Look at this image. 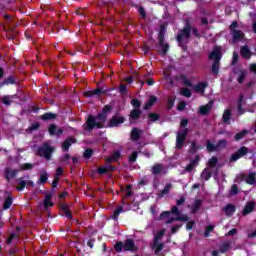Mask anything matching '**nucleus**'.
<instances>
[{
    "label": "nucleus",
    "instance_id": "79ce46f5",
    "mask_svg": "<svg viewBox=\"0 0 256 256\" xmlns=\"http://www.w3.org/2000/svg\"><path fill=\"white\" fill-rule=\"evenodd\" d=\"M15 83H17L15 81V78L13 76H9L3 82L0 83V87H3L4 85H15Z\"/></svg>",
    "mask_w": 256,
    "mask_h": 256
},
{
    "label": "nucleus",
    "instance_id": "ea45409f",
    "mask_svg": "<svg viewBox=\"0 0 256 256\" xmlns=\"http://www.w3.org/2000/svg\"><path fill=\"white\" fill-rule=\"evenodd\" d=\"M222 121L223 123L229 124L231 121V110L227 109L224 111L223 116H222Z\"/></svg>",
    "mask_w": 256,
    "mask_h": 256
},
{
    "label": "nucleus",
    "instance_id": "ddd939ff",
    "mask_svg": "<svg viewBox=\"0 0 256 256\" xmlns=\"http://www.w3.org/2000/svg\"><path fill=\"white\" fill-rule=\"evenodd\" d=\"M105 93H107V90L97 88L95 90L86 91L84 95L85 97H101V95H105Z\"/></svg>",
    "mask_w": 256,
    "mask_h": 256
},
{
    "label": "nucleus",
    "instance_id": "49530a36",
    "mask_svg": "<svg viewBox=\"0 0 256 256\" xmlns=\"http://www.w3.org/2000/svg\"><path fill=\"white\" fill-rule=\"evenodd\" d=\"M27 187V181L20 178L18 180V185L16 186L17 191H23Z\"/></svg>",
    "mask_w": 256,
    "mask_h": 256
},
{
    "label": "nucleus",
    "instance_id": "f3484780",
    "mask_svg": "<svg viewBox=\"0 0 256 256\" xmlns=\"http://www.w3.org/2000/svg\"><path fill=\"white\" fill-rule=\"evenodd\" d=\"M222 211L225 213V215L227 217H231V215H233V213H235V211H237V206H235V204L232 203H228L223 209Z\"/></svg>",
    "mask_w": 256,
    "mask_h": 256
},
{
    "label": "nucleus",
    "instance_id": "6e6d98bb",
    "mask_svg": "<svg viewBox=\"0 0 256 256\" xmlns=\"http://www.w3.org/2000/svg\"><path fill=\"white\" fill-rule=\"evenodd\" d=\"M130 103L134 109H141V101L139 99L134 98Z\"/></svg>",
    "mask_w": 256,
    "mask_h": 256
},
{
    "label": "nucleus",
    "instance_id": "3c124183",
    "mask_svg": "<svg viewBox=\"0 0 256 256\" xmlns=\"http://www.w3.org/2000/svg\"><path fill=\"white\" fill-rule=\"evenodd\" d=\"M181 80L183 85H185V87H193V83L191 82V80H189V78H187V76L182 75Z\"/></svg>",
    "mask_w": 256,
    "mask_h": 256
},
{
    "label": "nucleus",
    "instance_id": "4c0bfd02",
    "mask_svg": "<svg viewBox=\"0 0 256 256\" xmlns=\"http://www.w3.org/2000/svg\"><path fill=\"white\" fill-rule=\"evenodd\" d=\"M123 206H119L113 213V215L111 216V219L113 221H119V215H121V213H123Z\"/></svg>",
    "mask_w": 256,
    "mask_h": 256
},
{
    "label": "nucleus",
    "instance_id": "4d7b16f0",
    "mask_svg": "<svg viewBox=\"0 0 256 256\" xmlns=\"http://www.w3.org/2000/svg\"><path fill=\"white\" fill-rule=\"evenodd\" d=\"M148 119H149L150 121H152V123H155V121H159L160 116H159V114H157V113H149V114H148Z\"/></svg>",
    "mask_w": 256,
    "mask_h": 256
},
{
    "label": "nucleus",
    "instance_id": "a18cd8bd",
    "mask_svg": "<svg viewBox=\"0 0 256 256\" xmlns=\"http://www.w3.org/2000/svg\"><path fill=\"white\" fill-rule=\"evenodd\" d=\"M226 147H227V140L221 139L217 141L216 143L217 151H221V149H225Z\"/></svg>",
    "mask_w": 256,
    "mask_h": 256
},
{
    "label": "nucleus",
    "instance_id": "4be33fe9",
    "mask_svg": "<svg viewBox=\"0 0 256 256\" xmlns=\"http://www.w3.org/2000/svg\"><path fill=\"white\" fill-rule=\"evenodd\" d=\"M17 173H19V170H12L11 168H6L5 169L6 181H11V179H15V177H17Z\"/></svg>",
    "mask_w": 256,
    "mask_h": 256
},
{
    "label": "nucleus",
    "instance_id": "1a4fd4ad",
    "mask_svg": "<svg viewBox=\"0 0 256 256\" xmlns=\"http://www.w3.org/2000/svg\"><path fill=\"white\" fill-rule=\"evenodd\" d=\"M199 163H201V156L196 154L194 159H191L190 163L186 166L185 171H187V173H191V171H193V169H195Z\"/></svg>",
    "mask_w": 256,
    "mask_h": 256
},
{
    "label": "nucleus",
    "instance_id": "cd10ccee",
    "mask_svg": "<svg viewBox=\"0 0 256 256\" xmlns=\"http://www.w3.org/2000/svg\"><path fill=\"white\" fill-rule=\"evenodd\" d=\"M157 103V96H150L148 101L144 105V110L147 111Z\"/></svg>",
    "mask_w": 256,
    "mask_h": 256
},
{
    "label": "nucleus",
    "instance_id": "20e7f679",
    "mask_svg": "<svg viewBox=\"0 0 256 256\" xmlns=\"http://www.w3.org/2000/svg\"><path fill=\"white\" fill-rule=\"evenodd\" d=\"M55 148L49 145V143L44 142L40 147L37 148L36 155L38 157H44L47 161H51V157H53V152Z\"/></svg>",
    "mask_w": 256,
    "mask_h": 256
},
{
    "label": "nucleus",
    "instance_id": "a211bd4d",
    "mask_svg": "<svg viewBox=\"0 0 256 256\" xmlns=\"http://www.w3.org/2000/svg\"><path fill=\"white\" fill-rule=\"evenodd\" d=\"M255 205V201H250L246 203L242 211V215L246 216L249 215L250 213H253V211H255Z\"/></svg>",
    "mask_w": 256,
    "mask_h": 256
},
{
    "label": "nucleus",
    "instance_id": "69168bd1",
    "mask_svg": "<svg viewBox=\"0 0 256 256\" xmlns=\"http://www.w3.org/2000/svg\"><path fill=\"white\" fill-rule=\"evenodd\" d=\"M41 127V124L39 122H35L29 126V131H37Z\"/></svg>",
    "mask_w": 256,
    "mask_h": 256
},
{
    "label": "nucleus",
    "instance_id": "b1692460",
    "mask_svg": "<svg viewBox=\"0 0 256 256\" xmlns=\"http://www.w3.org/2000/svg\"><path fill=\"white\" fill-rule=\"evenodd\" d=\"M159 47L161 49L160 51V55L161 57H165V55H167V53H169V43H165V41H158Z\"/></svg>",
    "mask_w": 256,
    "mask_h": 256
},
{
    "label": "nucleus",
    "instance_id": "37998d69",
    "mask_svg": "<svg viewBox=\"0 0 256 256\" xmlns=\"http://www.w3.org/2000/svg\"><path fill=\"white\" fill-rule=\"evenodd\" d=\"M210 111H211V105L209 104L201 106L199 109L200 115H209Z\"/></svg>",
    "mask_w": 256,
    "mask_h": 256
},
{
    "label": "nucleus",
    "instance_id": "e433bc0d",
    "mask_svg": "<svg viewBox=\"0 0 256 256\" xmlns=\"http://www.w3.org/2000/svg\"><path fill=\"white\" fill-rule=\"evenodd\" d=\"M206 149L208 153H215L217 151V144H213L211 141H206Z\"/></svg>",
    "mask_w": 256,
    "mask_h": 256
},
{
    "label": "nucleus",
    "instance_id": "a878e982",
    "mask_svg": "<svg viewBox=\"0 0 256 256\" xmlns=\"http://www.w3.org/2000/svg\"><path fill=\"white\" fill-rule=\"evenodd\" d=\"M51 199H53V194L51 193H48L45 195V198H44V209H49V207H53L55 205V203H53L51 201Z\"/></svg>",
    "mask_w": 256,
    "mask_h": 256
},
{
    "label": "nucleus",
    "instance_id": "680f3d73",
    "mask_svg": "<svg viewBox=\"0 0 256 256\" xmlns=\"http://www.w3.org/2000/svg\"><path fill=\"white\" fill-rule=\"evenodd\" d=\"M239 194V186L237 184H233L230 189V195H238Z\"/></svg>",
    "mask_w": 256,
    "mask_h": 256
},
{
    "label": "nucleus",
    "instance_id": "4468645a",
    "mask_svg": "<svg viewBox=\"0 0 256 256\" xmlns=\"http://www.w3.org/2000/svg\"><path fill=\"white\" fill-rule=\"evenodd\" d=\"M141 135H143V130L138 127H134L130 132V139L131 141H139L141 139Z\"/></svg>",
    "mask_w": 256,
    "mask_h": 256
},
{
    "label": "nucleus",
    "instance_id": "9d476101",
    "mask_svg": "<svg viewBox=\"0 0 256 256\" xmlns=\"http://www.w3.org/2000/svg\"><path fill=\"white\" fill-rule=\"evenodd\" d=\"M240 180L246 181L247 185H253L256 181V173L250 172L247 176H246V174H241Z\"/></svg>",
    "mask_w": 256,
    "mask_h": 256
},
{
    "label": "nucleus",
    "instance_id": "5701e85b",
    "mask_svg": "<svg viewBox=\"0 0 256 256\" xmlns=\"http://www.w3.org/2000/svg\"><path fill=\"white\" fill-rule=\"evenodd\" d=\"M165 171V168L163 167V164L156 163L152 166L151 173L152 175H161Z\"/></svg>",
    "mask_w": 256,
    "mask_h": 256
},
{
    "label": "nucleus",
    "instance_id": "9b49d317",
    "mask_svg": "<svg viewBox=\"0 0 256 256\" xmlns=\"http://www.w3.org/2000/svg\"><path fill=\"white\" fill-rule=\"evenodd\" d=\"M124 244V251H131V253H135L137 251V246H135V241L131 238L125 240Z\"/></svg>",
    "mask_w": 256,
    "mask_h": 256
},
{
    "label": "nucleus",
    "instance_id": "0eeeda50",
    "mask_svg": "<svg viewBox=\"0 0 256 256\" xmlns=\"http://www.w3.org/2000/svg\"><path fill=\"white\" fill-rule=\"evenodd\" d=\"M123 123H125V117L118 113L112 116V119L108 121V127H119L120 125H123Z\"/></svg>",
    "mask_w": 256,
    "mask_h": 256
},
{
    "label": "nucleus",
    "instance_id": "f704fd0d",
    "mask_svg": "<svg viewBox=\"0 0 256 256\" xmlns=\"http://www.w3.org/2000/svg\"><path fill=\"white\" fill-rule=\"evenodd\" d=\"M203 205V200L197 199L195 200L194 204L192 205V213L195 214L201 209V206Z\"/></svg>",
    "mask_w": 256,
    "mask_h": 256
},
{
    "label": "nucleus",
    "instance_id": "5fc2aeb1",
    "mask_svg": "<svg viewBox=\"0 0 256 256\" xmlns=\"http://www.w3.org/2000/svg\"><path fill=\"white\" fill-rule=\"evenodd\" d=\"M138 155H139V153L137 151L132 152L131 155L128 158V162L129 163H135L137 161Z\"/></svg>",
    "mask_w": 256,
    "mask_h": 256
},
{
    "label": "nucleus",
    "instance_id": "423d86ee",
    "mask_svg": "<svg viewBox=\"0 0 256 256\" xmlns=\"http://www.w3.org/2000/svg\"><path fill=\"white\" fill-rule=\"evenodd\" d=\"M249 153V148L247 146L240 147L234 154L230 156V163H235V161H239L241 157H245Z\"/></svg>",
    "mask_w": 256,
    "mask_h": 256
},
{
    "label": "nucleus",
    "instance_id": "052dcab7",
    "mask_svg": "<svg viewBox=\"0 0 256 256\" xmlns=\"http://www.w3.org/2000/svg\"><path fill=\"white\" fill-rule=\"evenodd\" d=\"M110 111H113V106H111V105H105V106L103 107L101 113L104 114V115H106V117H107V115H109Z\"/></svg>",
    "mask_w": 256,
    "mask_h": 256
},
{
    "label": "nucleus",
    "instance_id": "13d9d810",
    "mask_svg": "<svg viewBox=\"0 0 256 256\" xmlns=\"http://www.w3.org/2000/svg\"><path fill=\"white\" fill-rule=\"evenodd\" d=\"M84 159H91L93 157V150L91 148H87L83 153Z\"/></svg>",
    "mask_w": 256,
    "mask_h": 256
},
{
    "label": "nucleus",
    "instance_id": "c03bdc74",
    "mask_svg": "<svg viewBox=\"0 0 256 256\" xmlns=\"http://www.w3.org/2000/svg\"><path fill=\"white\" fill-rule=\"evenodd\" d=\"M119 159H121V152L116 151L111 157L107 158V163H111L112 161H119Z\"/></svg>",
    "mask_w": 256,
    "mask_h": 256
},
{
    "label": "nucleus",
    "instance_id": "aec40b11",
    "mask_svg": "<svg viewBox=\"0 0 256 256\" xmlns=\"http://www.w3.org/2000/svg\"><path fill=\"white\" fill-rule=\"evenodd\" d=\"M165 244L163 242H153L151 244V249L154 251V255H159L163 251Z\"/></svg>",
    "mask_w": 256,
    "mask_h": 256
},
{
    "label": "nucleus",
    "instance_id": "c9c22d12",
    "mask_svg": "<svg viewBox=\"0 0 256 256\" xmlns=\"http://www.w3.org/2000/svg\"><path fill=\"white\" fill-rule=\"evenodd\" d=\"M13 205V197L8 196L3 203V209L4 211H7V209H11V206Z\"/></svg>",
    "mask_w": 256,
    "mask_h": 256
},
{
    "label": "nucleus",
    "instance_id": "bb28decb",
    "mask_svg": "<svg viewBox=\"0 0 256 256\" xmlns=\"http://www.w3.org/2000/svg\"><path fill=\"white\" fill-rule=\"evenodd\" d=\"M56 118H57V114L52 112H46L39 116V119H41V121H53V119H56Z\"/></svg>",
    "mask_w": 256,
    "mask_h": 256
},
{
    "label": "nucleus",
    "instance_id": "6e6552de",
    "mask_svg": "<svg viewBox=\"0 0 256 256\" xmlns=\"http://www.w3.org/2000/svg\"><path fill=\"white\" fill-rule=\"evenodd\" d=\"M171 215H181V211H179V207L173 206L171 208V211H163L159 216V220L163 221V219H168V217H171Z\"/></svg>",
    "mask_w": 256,
    "mask_h": 256
},
{
    "label": "nucleus",
    "instance_id": "2eb2a0df",
    "mask_svg": "<svg viewBox=\"0 0 256 256\" xmlns=\"http://www.w3.org/2000/svg\"><path fill=\"white\" fill-rule=\"evenodd\" d=\"M141 115H143V111L141 109H133L130 111L129 120L131 121H138L141 119Z\"/></svg>",
    "mask_w": 256,
    "mask_h": 256
},
{
    "label": "nucleus",
    "instance_id": "473e14b6",
    "mask_svg": "<svg viewBox=\"0 0 256 256\" xmlns=\"http://www.w3.org/2000/svg\"><path fill=\"white\" fill-rule=\"evenodd\" d=\"M247 135H249V130L244 129L235 134L234 141H241L242 139H245V137H247Z\"/></svg>",
    "mask_w": 256,
    "mask_h": 256
},
{
    "label": "nucleus",
    "instance_id": "09e8293b",
    "mask_svg": "<svg viewBox=\"0 0 256 256\" xmlns=\"http://www.w3.org/2000/svg\"><path fill=\"white\" fill-rule=\"evenodd\" d=\"M163 235H165V230H160V231L154 236L153 243H159V241H161V239H163Z\"/></svg>",
    "mask_w": 256,
    "mask_h": 256
},
{
    "label": "nucleus",
    "instance_id": "393cba45",
    "mask_svg": "<svg viewBox=\"0 0 256 256\" xmlns=\"http://www.w3.org/2000/svg\"><path fill=\"white\" fill-rule=\"evenodd\" d=\"M231 35L233 37V42L236 43V41H243L245 39V33L241 30H236L234 32H231Z\"/></svg>",
    "mask_w": 256,
    "mask_h": 256
},
{
    "label": "nucleus",
    "instance_id": "0e129e2a",
    "mask_svg": "<svg viewBox=\"0 0 256 256\" xmlns=\"http://www.w3.org/2000/svg\"><path fill=\"white\" fill-rule=\"evenodd\" d=\"M20 169L22 171H29V170L33 169V164H31V163L22 164Z\"/></svg>",
    "mask_w": 256,
    "mask_h": 256
},
{
    "label": "nucleus",
    "instance_id": "a19ab883",
    "mask_svg": "<svg viewBox=\"0 0 256 256\" xmlns=\"http://www.w3.org/2000/svg\"><path fill=\"white\" fill-rule=\"evenodd\" d=\"M217 163H219V158L216 156H213L211 159L207 162V167H210V169H213L214 167H217Z\"/></svg>",
    "mask_w": 256,
    "mask_h": 256
},
{
    "label": "nucleus",
    "instance_id": "e2e57ef3",
    "mask_svg": "<svg viewBox=\"0 0 256 256\" xmlns=\"http://www.w3.org/2000/svg\"><path fill=\"white\" fill-rule=\"evenodd\" d=\"M239 27V22L233 21L232 24L229 26V30L231 33L237 31V28Z\"/></svg>",
    "mask_w": 256,
    "mask_h": 256
},
{
    "label": "nucleus",
    "instance_id": "7ed1b4c3",
    "mask_svg": "<svg viewBox=\"0 0 256 256\" xmlns=\"http://www.w3.org/2000/svg\"><path fill=\"white\" fill-rule=\"evenodd\" d=\"M189 39H191V22L186 20L184 27L178 31L176 41L179 44V47L185 49L183 41H189Z\"/></svg>",
    "mask_w": 256,
    "mask_h": 256
},
{
    "label": "nucleus",
    "instance_id": "864d4df0",
    "mask_svg": "<svg viewBox=\"0 0 256 256\" xmlns=\"http://www.w3.org/2000/svg\"><path fill=\"white\" fill-rule=\"evenodd\" d=\"M180 95H182L183 97H187L189 99V97H191V90L189 88H182L180 90Z\"/></svg>",
    "mask_w": 256,
    "mask_h": 256
},
{
    "label": "nucleus",
    "instance_id": "de8ad7c7",
    "mask_svg": "<svg viewBox=\"0 0 256 256\" xmlns=\"http://www.w3.org/2000/svg\"><path fill=\"white\" fill-rule=\"evenodd\" d=\"M114 249H115L116 253H123V249H124L123 242L122 241L116 242V244L114 245Z\"/></svg>",
    "mask_w": 256,
    "mask_h": 256
},
{
    "label": "nucleus",
    "instance_id": "6ab92c4d",
    "mask_svg": "<svg viewBox=\"0 0 256 256\" xmlns=\"http://www.w3.org/2000/svg\"><path fill=\"white\" fill-rule=\"evenodd\" d=\"M240 55L242 59L249 60L253 56V52H251V49H249L248 46H242L240 49Z\"/></svg>",
    "mask_w": 256,
    "mask_h": 256
},
{
    "label": "nucleus",
    "instance_id": "f8f14e48",
    "mask_svg": "<svg viewBox=\"0 0 256 256\" xmlns=\"http://www.w3.org/2000/svg\"><path fill=\"white\" fill-rule=\"evenodd\" d=\"M48 133L51 135V137H59V135H63V129L57 127L55 124H50L48 127Z\"/></svg>",
    "mask_w": 256,
    "mask_h": 256
},
{
    "label": "nucleus",
    "instance_id": "7c9ffc66",
    "mask_svg": "<svg viewBox=\"0 0 256 256\" xmlns=\"http://www.w3.org/2000/svg\"><path fill=\"white\" fill-rule=\"evenodd\" d=\"M201 149H203V147H201V145H197V142L193 141L191 142L188 153H190V155H195V153H197Z\"/></svg>",
    "mask_w": 256,
    "mask_h": 256
},
{
    "label": "nucleus",
    "instance_id": "dca6fc26",
    "mask_svg": "<svg viewBox=\"0 0 256 256\" xmlns=\"http://www.w3.org/2000/svg\"><path fill=\"white\" fill-rule=\"evenodd\" d=\"M73 143H77V140H75L74 137H68L66 140L63 141L62 143V151H64L65 153H67V151H69V148L71 147V145Z\"/></svg>",
    "mask_w": 256,
    "mask_h": 256
},
{
    "label": "nucleus",
    "instance_id": "39448f33",
    "mask_svg": "<svg viewBox=\"0 0 256 256\" xmlns=\"http://www.w3.org/2000/svg\"><path fill=\"white\" fill-rule=\"evenodd\" d=\"M187 135H189V128L180 129L176 133L175 149H177V151H181V149H183V146L187 141Z\"/></svg>",
    "mask_w": 256,
    "mask_h": 256
},
{
    "label": "nucleus",
    "instance_id": "72a5a7b5",
    "mask_svg": "<svg viewBox=\"0 0 256 256\" xmlns=\"http://www.w3.org/2000/svg\"><path fill=\"white\" fill-rule=\"evenodd\" d=\"M207 88V83L206 82H199L195 87L194 91L196 93H205V89Z\"/></svg>",
    "mask_w": 256,
    "mask_h": 256
},
{
    "label": "nucleus",
    "instance_id": "bf43d9fd",
    "mask_svg": "<svg viewBox=\"0 0 256 256\" xmlns=\"http://www.w3.org/2000/svg\"><path fill=\"white\" fill-rule=\"evenodd\" d=\"M118 93H120V95H126L127 94V85L120 84L118 87Z\"/></svg>",
    "mask_w": 256,
    "mask_h": 256
},
{
    "label": "nucleus",
    "instance_id": "338daca9",
    "mask_svg": "<svg viewBox=\"0 0 256 256\" xmlns=\"http://www.w3.org/2000/svg\"><path fill=\"white\" fill-rule=\"evenodd\" d=\"M185 107H187V102L181 101L177 106V111H185Z\"/></svg>",
    "mask_w": 256,
    "mask_h": 256
},
{
    "label": "nucleus",
    "instance_id": "c756f323",
    "mask_svg": "<svg viewBox=\"0 0 256 256\" xmlns=\"http://www.w3.org/2000/svg\"><path fill=\"white\" fill-rule=\"evenodd\" d=\"M213 176V171H211V168H204L201 177L204 179V181H209L211 177Z\"/></svg>",
    "mask_w": 256,
    "mask_h": 256
},
{
    "label": "nucleus",
    "instance_id": "774afa93",
    "mask_svg": "<svg viewBox=\"0 0 256 256\" xmlns=\"http://www.w3.org/2000/svg\"><path fill=\"white\" fill-rule=\"evenodd\" d=\"M176 221H189V216L187 215H176Z\"/></svg>",
    "mask_w": 256,
    "mask_h": 256
},
{
    "label": "nucleus",
    "instance_id": "c85d7f7f",
    "mask_svg": "<svg viewBox=\"0 0 256 256\" xmlns=\"http://www.w3.org/2000/svg\"><path fill=\"white\" fill-rule=\"evenodd\" d=\"M167 31V26L165 24L160 25L159 33H158V41L163 43L165 41V33Z\"/></svg>",
    "mask_w": 256,
    "mask_h": 256
},
{
    "label": "nucleus",
    "instance_id": "603ef678",
    "mask_svg": "<svg viewBox=\"0 0 256 256\" xmlns=\"http://www.w3.org/2000/svg\"><path fill=\"white\" fill-rule=\"evenodd\" d=\"M245 77H247V72H245V70H240V75L237 78L240 85L243 83V81H245Z\"/></svg>",
    "mask_w": 256,
    "mask_h": 256
},
{
    "label": "nucleus",
    "instance_id": "412c9836",
    "mask_svg": "<svg viewBox=\"0 0 256 256\" xmlns=\"http://www.w3.org/2000/svg\"><path fill=\"white\" fill-rule=\"evenodd\" d=\"M173 188V184L167 183L162 190L158 192V199H163L165 195H169L171 192V189Z\"/></svg>",
    "mask_w": 256,
    "mask_h": 256
},
{
    "label": "nucleus",
    "instance_id": "2f4dec72",
    "mask_svg": "<svg viewBox=\"0 0 256 256\" xmlns=\"http://www.w3.org/2000/svg\"><path fill=\"white\" fill-rule=\"evenodd\" d=\"M243 101H245V96L243 94H240L237 106V111L238 113H240V115H244L245 113V109H243Z\"/></svg>",
    "mask_w": 256,
    "mask_h": 256
},
{
    "label": "nucleus",
    "instance_id": "f03ea898",
    "mask_svg": "<svg viewBox=\"0 0 256 256\" xmlns=\"http://www.w3.org/2000/svg\"><path fill=\"white\" fill-rule=\"evenodd\" d=\"M212 63L211 72L213 75H219V69L221 68V59L223 58V47L215 46L212 52L208 55Z\"/></svg>",
    "mask_w": 256,
    "mask_h": 256
},
{
    "label": "nucleus",
    "instance_id": "8fccbe9b",
    "mask_svg": "<svg viewBox=\"0 0 256 256\" xmlns=\"http://www.w3.org/2000/svg\"><path fill=\"white\" fill-rule=\"evenodd\" d=\"M49 175L47 172L41 173L38 183H41L42 185H45V183L48 181Z\"/></svg>",
    "mask_w": 256,
    "mask_h": 256
},
{
    "label": "nucleus",
    "instance_id": "f257e3e1",
    "mask_svg": "<svg viewBox=\"0 0 256 256\" xmlns=\"http://www.w3.org/2000/svg\"><path fill=\"white\" fill-rule=\"evenodd\" d=\"M107 123V115L102 112L96 118L93 115L88 116L86 124L83 125L84 131H93V129H103Z\"/></svg>",
    "mask_w": 256,
    "mask_h": 256
},
{
    "label": "nucleus",
    "instance_id": "58836bf2",
    "mask_svg": "<svg viewBox=\"0 0 256 256\" xmlns=\"http://www.w3.org/2000/svg\"><path fill=\"white\" fill-rule=\"evenodd\" d=\"M231 249V242H224L219 247L220 253H227Z\"/></svg>",
    "mask_w": 256,
    "mask_h": 256
}]
</instances>
